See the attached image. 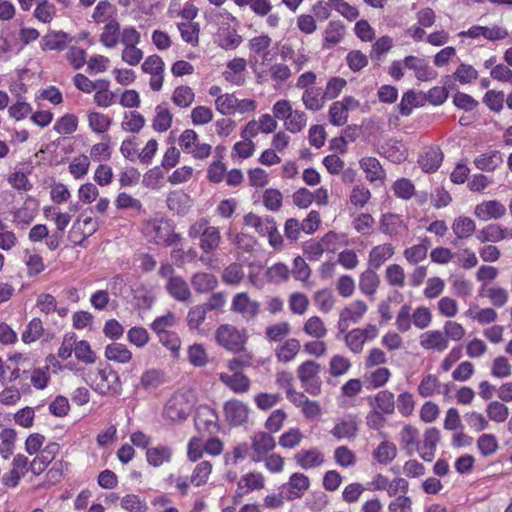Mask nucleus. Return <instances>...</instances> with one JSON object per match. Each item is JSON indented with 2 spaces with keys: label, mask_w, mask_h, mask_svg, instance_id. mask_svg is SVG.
<instances>
[{
  "label": "nucleus",
  "mask_w": 512,
  "mask_h": 512,
  "mask_svg": "<svg viewBox=\"0 0 512 512\" xmlns=\"http://www.w3.org/2000/svg\"><path fill=\"white\" fill-rule=\"evenodd\" d=\"M215 23L218 25L216 33V42L219 47L225 50L236 49L243 41L242 36L237 33V30L232 23L238 24L236 17L226 10H223L215 15Z\"/></svg>",
  "instance_id": "obj_1"
},
{
  "label": "nucleus",
  "mask_w": 512,
  "mask_h": 512,
  "mask_svg": "<svg viewBox=\"0 0 512 512\" xmlns=\"http://www.w3.org/2000/svg\"><path fill=\"white\" fill-rule=\"evenodd\" d=\"M166 382L165 372L157 368L146 369L134 385V393L137 395L153 394Z\"/></svg>",
  "instance_id": "obj_7"
},
{
  "label": "nucleus",
  "mask_w": 512,
  "mask_h": 512,
  "mask_svg": "<svg viewBox=\"0 0 512 512\" xmlns=\"http://www.w3.org/2000/svg\"><path fill=\"white\" fill-rule=\"evenodd\" d=\"M451 229L455 235L451 243L457 247L460 240L469 239L475 233L476 223L468 216H458L453 220Z\"/></svg>",
  "instance_id": "obj_25"
},
{
  "label": "nucleus",
  "mask_w": 512,
  "mask_h": 512,
  "mask_svg": "<svg viewBox=\"0 0 512 512\" xmlns=\"http://www.w3.org/2000/svg\"><path fill=\"white\" fill-rule=\"evenodd\" d=\"M300 349V341L296 338H289L276 347L275 356L279 362L288 363L295 359Z\"/></svg>",
  "instance_id": "obj_37"
},
{
  "label": "nucleus",
  "mask_w": 512,
  "mask_h": 512,
  "mask_svg": "<svg viewBox=\"0 0 512 512\" xmlns=\"http://www.w3.org/2000/svg\"><path fill=\"white\" fill-rule=\"evenodd\" d=\"M479 294L482 297L488 298L490 303L498 308L505 306L509 300L508 291L500 286L488 287L486 284H483L479 290Z\"/></svg>",
  "instance_id": "obj_38"
},
{
  "label": "nucleus",
  "mask_w": 512,
  "mask_h": 512,
  "mask_svg": "<svg viewBox=\"0 0 512 512\" xmlns=\"http://www.w3.org/2000/svg\"><path fill=\"white\" fill-rule=\"evenodd\" d=\"M359 165L360 168L365 172L366 179L370 183L384 181L386 177V172L377 158L363 157L362 159H360Z\"/></svg>",
  "instance_id": "obj_32"
},
{
  "label": "nucleus",
  "mask_w": 512,
  "mask_h": 512,
  "mask_svg": "<svg viewBox=\"0 0 512 512\" xmlns=\"http://www.w3.org/2000/svg\"><path fill=\"white\" fill-rule=\"evenodd\" d=\"M179 145L184 153L200 160L208 158L212 151L210 144L199 142V136L193 129H186L181 133Z\"/></svg>",
  "instance_id": "obj_6"
},
{
  "label": "nucleus",
  "mask_w": 512,
  "mask_h": 512,
  "mask_svg": "<svg viewBox=\"0 0 512 512\" xmlns=\"http://www.w3.org/2000/svg\"><path fill=\"white\" fill-rule=\"evenodd\" d=\"M195 99V93L192 88L186 85H180L175 88L171 100L180 108H188Z\"/></svg>",
  "instance_id": "obj_58"
},
{
  "label": "nucleus",
  "mask_w": 512,
  "mask_h": 512,
  "mask_svg": "<svg viewBox=\"0 0 512 512\" xmlns=\"http://www.w3.org/2000/svg\"><path fill=\"white\" fill-rule=\"evenodd\" d=\"M141 69L144 73L150 75L149 85L153 91H160L164 82L165 63L159 55L153 54L148 56Z\"/></svg>",
  "instance_id": "obj_9"
},
{
  "label": "nucleus",
  "mask_w": 512,
  "mask_h": 512,
  "mask_svg": "<svg viewBox=\"0 0 512 512\" xmlns=\"http://www.w3.org/2000/svg\"><path fill=\"white\" fill-rule=\"evenodd\" d=\"M159 342L171 352L172 357L178 358L181 349V339L174 331L157 335Z\"/></svg>",
  "instance_id": "obj_62"
},
{
  "label": "nucleus",
  "mask_w": 512,
  "mask_h": 512,
  "mask_svg": "<svg viewBox=\"0 0 512 512\" xmlns=\"http://www.w3.org/2000/svg\"><path fill=\"white\" fill-rule=\"evenodd\" d=\"M244 224L252 227L261 236H265L269 229H274V218L270 216L260 217L254 213H248L244 216Z\"/></svg>",
  "instance_id": "obj_48"
},
{
  "label": "nucleus",
  "mask_w": 512,
  "mask_h": 512,
  "mask_svg": "<svg viewBox=\"0 0 512 512\" xmlns=\"http://www.w3.org/2000/svg\"><path fill=\"white\" fill-rule=\"evenodd\" d=\"M403 63L405 68L414 72L419 81H430L437 76V72L429 66L425 59L410 55L404 58Z\"/></svg>",
  "instance_id": "obj_21"
},
{
  "label": "nucleus",
  "mask_w": 512,
  "mask_h": 512,
  "mask_svg": "<svg viewBox=\"0 0 512 512\" xmlns=\"http://www.w3.org/2000/svg\"><path fill=\"white\" fill-rule=\"evenodd\" d=\"M92 388L102 396H119L122 393V382L118 373L107 366L97 371Z\"/></svg>",
  "instance_id": "obj_3"
},
{
  "label": "nucleus",
  "mask_w": 512,
  "mask_h": 512,
  "mask_svg": "<svg viewBox=\"0 0 512 512\" xmlns=\"http://www.w3.org/2000/svg\"><path fill=\"white\" fill-rule=\"evenodd\" d=\"M60 451V445L56 442H49L43 449L36 454V457L30 463V471L34 475L41 474L48 465L55 459Z\"/></svg>",
  "instance_id": "obj_16"
},
{
  "label": "nucleus",
  "mask_w": 512,
  "mask_h": 512,
  "mask_svg": "<svg viewBox=\"0 0 512 512\" xmlns=\"http://www.w3.org/2000/svg\"><path fill=\"white\" fill-rule=\"evenodd\" d=\"M459 35L461 37H467L471 39L482 36L489 41H496L506 38L508 36V32L506 29L500 26H493L492 28H489L486 26L474 25L471 26L468 30L460 32Z\"/></svg>",
  "instance_id": "obj_23"
},
{
  "label": "nucleus",
  "mask_w": 512,
  "mask_h": 512,
  "mask_svg": "<svg viewBox=\"0 0 512 512\" xmlns=\"http://www.w3.org/2000/svg\"><path fill=\"white\" fill-rule=\"evenodd\" d=\"M251 460L253 462H261L265 456L276 447L274 437L265 431L257 432L252 438Z\"/></svg>",
  "instance_id": "obj_14"
},
{
  "label": "nucleus",
  "mask_w": 512,
  "mask_h": 512,
  "mask_svg": "<svg viewBox=\"0 0 512 512\" xmlns=\"http://www.w3.org/2000/svg\"><path fill=\"white\" fill-rule=\"evenodd\" d=\"M173 116L164 105H157L152 127L157 132H166L172 125Z\"/></svg>",
  "instance_id": "obj_54"
},
{
  "label": "nucleus",
  "mask_w": 512,
  "mask_h": 512,
  "mask_svg": "<svg viewBox=\"0 0 512 512\" xmlns=\"http://www.w3.org/2000/svg\"><path fill=\"white\" fill-rule=\"evenodd\" d=\"M144 125L145 118L137 111L126 112L121 123L122 129L130 133H138Z\"/></svg>",
  "instance_id": "obj_59"
},
{
  "label": "nucleus",
  "mask_w": 512,
  "mask_h": 512,
  "mask_svg": "<svg viewBox=\"0 0 512 512\" xmlns=\"http://www.w3.org/2000/svg\"><path fill=\"white\" fill-rule=\"evenodd\" d=\"M44 333L43 323L40 318H33L22 333V341L26 344L33 343L41 338Z\"/></svg>",
  "instance_id": "obj_60"
},
{
  "label": "nucleus",
  "mask_w": 512,
  "mask_h": 512,
  "mask_svg": "<svg viewBox=\"0 0 512 512\" xmlns=\"http://www.w3.org/2000/svg\"><path fill=\"white\" fill-rule=\"evenodd\" d=\"M283 493H285L286 500H295L301 498L310 487L309 478L303 473H293L288 483L282 485Z\"/></svg>",
  "instance_id": "obj_18"
},
{
  "label": "nucleus",
  "mask_w": 512,
  "mask_h": 512,
  "mask_svg": "<svg viewBox=\"0 0 512 512\" xmlns=\"http://www.w3.org/2000/svg\"><path fill=\"white\" fill-rule=\"evenodd\" d=\"M371 406L374 410L385 415H391L395 410V397L389 390H381L375 396Z\"/></svg>",
  "instance_id": "obj_45"
},
{
  "label": "nucleus",
  "mask_w": 512,
  "mask_h": 512,
  "mask_svg": "<svg viewBox=\"0 0 512 512\" xmlns=\"http://www.w3.org/2000/svg\"><path fill=\"white\" fill-rule=\"evenodd\" d=\"M72 42V37L67 32L62 30L49 31L40 41V46L43 51H64Z\"/></svg>",
  "instance_id": "obj_20"
},
{
  "label": "nucleus",
  "mask_w": 512,
  "mask_h": 512,
  "mask_svg": "<svg viewBox=\"0 0 512 512\" xmlns=\"http://www.w3.org/2000/svg\"><path fill=\"white\" fill-rule=\"evenodd\" d=\"M231 311L240 314L246 320H252L260 312V303L252 300L246 292H240L232 299Z\"/></svg>",
  "instance_id": "obj_12"
},
{
  "label": "nucleus",
  "mask_w": 512,
  "mask_h": 512,
  "mask_svg": "<svg viewBox=\"0 0 512 512\" xmlns=\"http://www.w3.org/2000/svg\"><path fill=\"white\" fill-rule=\"evenodd\" d=\"M301 99L305 108L313 112L321 110L327 100L320 87L307 89L303 92Z\"/></svg>",
  "instance_id": "obj_42"
},
{
  "label": "nucleus",
  "mask_w": 512,
  "mask_h": 512,
  "mask_svg": "<svg viewBox=\"0 0 512 512\" xmlns=\"http://www.w3.org/2000/svg\"><path fill=\"white\" fill-rule=\"evenodd\" d=\"M195 427L199 432L215 434L219 431L218 414L208 405H200L196 410Z\"/></svg>",
  "instance_id": "obj_10"
},
{
  "label": "nucleus",
  "mask_w": 512,
  "mask_h": 512,
  "mask_svg": "<svg viewBox=\"0 0 512 512\" xmlns=\"http://www.w3.org/2000/svg\"><path fill=\"white\" fill-rule=\"evenodd\" d=\"M424 97L421 93H416L414 90L406 91L401 98L398 105L399 114L407 117L412 113L413 108L424 106Z\"/></svg>",
  "instance_id": "obj_40"
},
{
  "label": "nucleus",
  "mask_w": 512,
  "mask_h": 512,
  "mask_svg": "<svg viewBox=\"0 0 512 512\" xmlns=\"http://www.w3.org/2000/svg\"><path fill=\"white\" fill-rule=\"evenodd\" d=\"M264 485V477L259 472H249L242 475L239 482L237 483V488L238 490H242V493H238L234 497V503H238V498H240L243 494H247L254 490H260L264 488Z\"/></svg>",
  "instance_id": "obj_30"
},
{
  "label": "nucleus",
  "mask_w": 512,
  "mask_h": 512,
  "mask_svg": "<svg viewBox=\"0 0 512 512\" xmlns=\"http://www.w3.org/2000/svg\"><path fill=\"white\" fill-rule=\"evenodd\" d=\"M508 229L499 224H488L478 231L476 237L481 243L500 242L507 237Z\"/></svg>",
  "instance_id": "obj_44"
},
{
  "label": "nucleus",
  "mask_w": 512,
  "mask_h": 512,
  "mask_svg": "<svg viewBox=\"0 0 512 512\" xmlns=\"http://www.w3.org/2000/svg\"><path fill=\"white\" fill-rule=\"evenodd\" d=\"M393 255L394 247L392 244L385 243L374 246L369 252L368 267L378 270Z\"/></svg>",
  "instance_id": "obj_35"
},
{
  "label": "nucleus",
  "mask_w": 512,
  "mask_h": 512,
  "mask_svg": "<svg viewBox=\"0 0 512 512\" xmlns=\"http://www.w3.org/2000/svg\"><path fill=\"white\" fill-rule=\"evenodd\" d=\"M212 471V464L209 461H202L196 465L190 477V483L196 487L207 483Z\"/></svg>",
  "instance_id": "obj_63"
},
{
  "label": "nucleus",
  "mask_w": 512,
  "mask_h": 512,
  "mask_svg": "<svg viewBox=\"0 0 512 512\" xmlns=\"http://www.w3.org/2000/svg\"><path fill=\"white\" fill-rule=\"evenodd\" d=\"M115 14V6L107 0H101L94 8L92 19L96 24L107 23L110 19H115Z\"/></svg>",
  "instance_id": "obj_53"
},
{
  "label": "nucleus",
  "mask_w": 512,
  "mask_h": 512,
  "mask_svg": "<svg viewBox=\"0 0 512 512\" xmlns=\"http://www.w3.org/2000/svg\"><path fill=\"white\" fill-rule=\"evenodd\" d=\"M419 344L425 350L445 351L449 342L440 330H428L419 336Z\"/></svg>",
  "instance_id": "obj_26"
},
{
  "label": "nucleus",
  "mask_w": 512,
  "mask_h": 512,
  "mask_svg": "<svg viewBox=\"0 0 512 512\" xmlns=\"http://www.w3.org/2000/svg\"><path fill=\"white\" fill-rule=\"evenodd\" d=\"M502 163V156L499 151H489L477 156L474 164L482 171H493Z\"/></svg>",
  "instance_id": "obj_51"
},
{
  "label": "nucleus",
  "mask_w": 512,
  "mask_h": 512,
  "mask_svg": "<svg viewBox=\"0 0 512 512\" xmlns=\"http://www.w3.org/2000/svg\"><path fill=\"white\" fill-rule=\"evenodd\" d=\"M16 431L6 428L0 432V455L3 459H9L15 449Z\"/></svg>",
  "instance_id": "obj_56"
},
{
  "label": "nucleus",
  "mask_w": 512,
  "mask_h": 512,
  "mask_svg": "<svg viewBox=\"0 0 512 512\" xmlns=\"http://www.w3.org/2000/svg\"><path fill=\"white\" fill-rule=\"evenodd\" d=\"M99 229L98 220L91 216H86L85 213H81L74 221L71 227L72 237L80 232L81 239L75 240V245L81 246L83 242L90 236H92Z\"/></svg>",
  "instance_id": "obj_19"
},
{
  "label": "nucleus",
  "mask_w": 512,
  "mask_h": 512,
  "mask_svg": "<svg viewBox=\"0 0 512 512\" xmlns=\"http://www.w3.org/2000/svg\"><path fill=\"white\" fill-rule=\"evenodd\" d=\"M418 436L419 431L417 428L406 425L401 430L400 433V444L402 446V449H404L407 453V455H412L415 448L417 449L418 446Z\"/></svg>",
  "instance_id": "obj_52"
},
{
  "label": "nucleus",
  "mask_w": 512,
  "mask_h": 512,
  "mask_svg": "<svg viewBox=\"0 0 512 512\" xmlns=\"http://www.w3.org/2000/svg\"><path fill=\"white\" fill-rule=\"evenodd\" d=\"M56 14V7L54 4L50 3L48 0H39L36 3V8L34 10V17L44 23H50Z\"/></svg>",
  "instance_id": "obj_61"
},
{
  "label": "nucleus",
  "mask_w": 512,
  "mask_h": 512,
  "mask_svg": "<svg viewBox=\"0 0 512 512\" xmlns=\"http://www.w3.org/2000/svg\"><path fill=\"white\" fill-rule=\"evenodd\" d=\"M166 204L170 211L183 216L191 208L192 200L183 190H174L168 194Z\"/></svg>",
  "instance_id": "obj_29"
},
{
  "label": "nucleus",
  "mask_w": 512,
  "mask_h": 512,
  "mask_svg": "<svg viewBox=\"0 0 512 512\" xmlns=\"http://www.w3.org/2000/svg\"><path fill=\"white\" fill-rule=\"evenodd\" d=\"M105 357L109 361L117 362L120 364L129 363L132 359V352L128 347L119 342L108 344L105 348Z\"/></svg>",
  "instance_id": "obj_43"
},
{
  "label": "nucleus",
  "mask_w": 512,
  "mask_h": 512,
  "mask_svg": "<svg viewBox=\"0 0 512 512\" xmlns=\"http://www.w3.org/2000/svg\"><path fill=\"white\" fill-rule=\"evenodd\" d=\"M120 24L116 19H110L105 23L99 41L106 48H114L119 43Z\"/></svg>",
  "instance_id": "obj_41"
},
{
  "label": "nucleus",
  "mask_w": 512,
  "mask_h": 512,
  "mask_svg": "<svg viewBox=\"0 0 512 512\" xmlns=\"http://www.w3.org/2000/svg\"><path fill=\"white\" fill-rule=\"evenodd\" d=\"M246 69V61L243 58H235L228 62L224 77L230 83L240 86L245 82L243 72Z\"/></svg>",
  "instance_id": "obj_39"
},
{
  "label": "nucleus",
  "mask_w": 512,
  "mask_h": 512,
  "mask_svg": "<svg viewBox=\"0 0 512 512\" xmlns=\"http://www.w3.org/2000/svg\"><path fill=\"white\" fill-rule=\"evenodd\" d=\"M177 28L182 40L193 47L199 45L200 25L197 22H180Z\"/></svg>",
  "instance_id": "obj_50"
},
{
  "label": "nucleus",
  "mask_w": 512,
  "mask_h": 512,
  "mask_svg": "<svg viewBox=\"0 0 512 512\" xmlns=\"http://www.w3.org/2000/svg\"><path fill=\"white\" fill-rule=\"evenodd\" d=\"M219 380L236 394L247 393L251 388V380L243 372L221 373Z\"/></svg>",
  "instance_id": "obj_27"
},
{
  "label": "nucleus",
  "mask_w": 512,
  "mask_h": 512,
  "mask_svg": "<svg viewBox=\"0 0 512 512\" xmlns=\"http://www.w3.org/2000/svg\"><path fill=\"white\" fill-rule=\"evenodd\" d=\"M439 441L440 431L438 428L431 427L424 432L423 442L417 446V451L424 461L431 462L434 459Z\"/></svg>",
  "instance_id": "obj_22"
},
{
  "label": "nucleus",
  "mask_w": 512,
  "mask_h": 512,
  "mask_svg": "<svg viewBox=\"0 0 512 512\" xmlns=\"http://www.w3.org/2000/svg\"><path fill=\"white\" fill-rule=\"evenodd\" d=\"M165 288L167 293L179 302H187L191 298L189 285L181 276H177V278H172L167 281Z\"/></svg>",
  "instance_id": "obj_33"
},
{
  "label": "nucleus",
  "mask_w": 512,
  "mask_h": 512,
  "mask_svg": "<svg viewBox=\"0 0 512 512\" xmlns=\"http://www.w3.org/2000/svg\"><path fill=\"white\" fill-rule=\"evenodd\" d=\"M146 229L151 241L157 245L178 246L182 240L181 235L174 231L172 224L166 219H155Z\"/></svg>",
  "instance_id": "obj_2"
},
{
  "label": "nucleus",
  "mask_w": 512,
  "mask_h": 512,
  "mask_svg": "<svg viewBox=\"0 0 512 512\" xmlns=\"http://www.w3.org/2000/svg\"><path fill=\"white\" fill-rule=\"evenodd\" d=\"M444 154L438 145L425 147L419 154L417 163L424 173H435L441 166Z\"/></svg>",
  "instance_id": "obj_11"
},
{
  "label": "nucleus",
  "mask_w": 512,
  "mask_h": 512,
  "mask_svg": "<svg viewBox=\"0 0 512 512\" xmlns=\"http://www.w3.org/2000/svg\"><path fill=\"white\" fill-rule=\"evenodd\" d=\"M345 33V27L341 21H331L324 31L323 48L329 49L338 44Z\"/></svg>",
  "instance_id": "obj_46"
},
{
  "label": "nucleus",
  "mask_w": 512,
  "mask_h": 512,
  "mask_svg": "<svg viewBox=\"0 0 512 512\" xmlns=\"http://www.w3.org/2000/svg\"><path fill=\"white\" fill-rule=\"evenodd\" d=\"M173 453L172 447L160 444L147 449L146 460L150 466L157 468L163 464L170 463Z\"/></svg>",
  "instance_id": "obj_31"
},
{
  "label": "nucleus",
  "mask_w": 512,
  "mask_h": 512,
  "mask_svg": "<svg viewBox=\"0 0 512 512\" xmlns=\"http://www.w3.org/2000/svg\"><path fill=\"white\" fill-rule=\"evenodd\" d=\"M397 452L396 445L393 442L385 440L376 447L372 456L379 464L388 465L397 457Z\"/></svg>",
  "instance_id": "obj_47"
},
{
  "label": "nucleus",
  "mask_w": 512,
  "mask_h": 512,
  "mask_svg": "<svg viewBox=\"0 0 512 512\" xmlns=\"http://www.w3.org/2000/svg\"><path fill=\"white\" fill-rule=\"evenodd\" d=\"M376 271L377 270L368 267L359 277L360 292L372 299L380 285V278Z\"/></svg>",
  "instance_id": "obj_36"
},
{
  "label": "nucleus",
  "mask_w": 512,
  "mask_h": 512,
  "mask_svg": "<svg viewBox=\"0 0 512 512\" xmlns=\"http://www.w3.org/2000/svg\"><path fill=\"white\" fill-rule=\"evenodd\" d=\"M299 467L308 470L320 466L324 462V455L317 448L300 450L294 456Z\"/></svg>",
  "instance_id": "obj_34"
},
{
  "label": "nucleus",
  "mask_w": 512,
  "mask_h": 512,
  "mask_svg": "<svg viewBox=\"0 0 512 512\" xmlns=\"http://www.w3.org/2000/svg\"><path fill=\"white\" fill-rule=\"evenodd\" d=\"M190 412V407L184 397L173 396L164 406L163 417L171 422L184 421Z\"/></svg>",
  "instance_id": "obj_15"
},
{
  "label": "nucleus",
  "mask_w": 512,
  "mask_h": 512,
  "mask_svg": "<svg viewBox=\"0 0 512 512\" xmlns=\"http://www.w3.org/2000/svg\"><path fill=\"white\" fill-rule=\"evenodd\" d=\"M191 284L198 293H208L218 284L217 278L207 272H197L191 277Z\"/></svg>",
  "instance_id": "obj_49"
},
{
  "label": "nucleus",
  "mask_w": 512,
  "mask_h": 512,
  "mask_svg": "<svg viewBox=\"0 0 512 512\" xmlns=\"http://www.w3.org/2000/svg\"><path fill=\"white\" fill-rule=\"evenodd\" d=\"M226 421L232 426L244 424L249 416V407L238 399H230L223 405Z\"/></svg>",
  "instance_id": "obj_13"
},
{
  "label": "nucleus",
  "mask_w": 512,
  "mask_h": 512,
  "mask_svg": "<svg viewBox=\"0 0 512 512\" xmlns=\"http://www.w3.org/2000/svg\"><path fill=\"white\" fill-rule=\"evenodd\" d=\"M89 128L97 134L105 133L111 126L112 120L107 115L91 111L87 115Z\"/></svg>",
  "instance_id": "obj_57"
},
{
  "label": "nucleus",
  "mask_w": 512,
  "mask_h": 512,
  "mask_svg": "<svg viewBox=\"0 0 512 512\" xmlns=\"http://www.w3.org/2000/svg\"><path fill=\"white\" fill-rule=\"evenodd\" d=\"M320 370V364L313 360L304 361L297 369V376L302 387L312 396H318L321 393Z\"/></svg>",
  "instance_id": "obj_5"
},
{
  "label": "nucleus",
  "mask_w": 512,
  "mask_h": 512,
  "mask_svg": "<svg viewBox=\"0 0 512 512\" xmlns=\"http://www.w3.org/2000/svg\"><path fill=\"white\" fill-rule=\"evenodd\" d=\"M377 153L393 163H401L407 158L405 145L398 140L389 139L380 144Z\"/></svg>",
  "instance_id": "obj_24"
},
{
  "label": "nucleus",
  "mask_w": 512,
  "mask_h": 512,
  "mask_svg": "<svg viewBox=\"0 0 512 512\" xmlns=\"http://www.w3.org/2000/svg\"><path fill=\"white\" fill-rule=\"evenodd\" d=\"M506 207L498 200H486L477 204L474 215L481 221L498 220L506 214Z\"/></svg>",
  "instance_id": "obj_17"
},
{
  "label": "nucleus",
  "mask_w": 512,
  "mask_h": 512,
  "mask_svg": "<svg viewBox=\"0 0 512 512\" xmlns=\"http://www.w3.org/2000/svg\"><path fill=\"white\" fill-rule=\"evenodd\" d=\"M358 430L359 426L356 417L347 415L335 424L330 433L338 440L353 439L357 436Z\"/></svg>",
  "instance_id": "obj_28"
},
{
  "label": "nucleus",
  "mask_w": 512,
  "mask_h": 512,
  "mask_svg": "<svg viewBox=\"0 0 512 512\" xmlns=\"http://www.w3.org/2000/svg\"><path fill=\"white\" fill-rule=\"evenodd\" d=\"M221 240L220 232L217 227L209 226L205 229L203 236L200 239L199 246L205 253H210L216 250Z\"/></svg>",
  "instance_id": "obj_55"
},
{
  "label": "nucleus",
  "mask_w": 512,
  "mask_h": 512,
  "mask_svg": "<svg viewBox=\"0 0 512 512\" xmlns=\"http://www.w3.org/2000/svg\"><path fill=\"white\" fill-rule=\"evenodd\" d=\"M215 339L217 344L226 350L239 353L244 350L247 337L244 330L230 324H222L216 329Z\"/></svg>",
  "instance_id": "obj_4"
},
{
  "label": "nucleus",
  "mask_w": 512,
  "mask_h": 512,
  "mask_svg": "<svg viewBox=\"0 0 512 512\" xmlns=\"http://www.w3.org/2000/svg\"><path fill=\"white\" fill-rule=\"evenodd\" d=\"M121 507L128 512H146L148 507L145 500L138 495L127 494L120 501Z\"/></svg>",
  "instance_id": "obj_64"
},
{
  "label": "nucleus",
  "mask_w": 512,
  "mask_h": 512,
  "mask_svg": "<svg viewBox=\"0 0 512 512\" xmlns=\"http://www.w3.org/2000/svg\"><path fill=\"white\" fill-rule=\"evenodd\" d=\"M368 311V305L362 300H354L347 304L339 314L337 327L339 332H346L349 324L359 323Z\"/></svg>",
  "instance_id": "obj_8"
}]
</instances>
